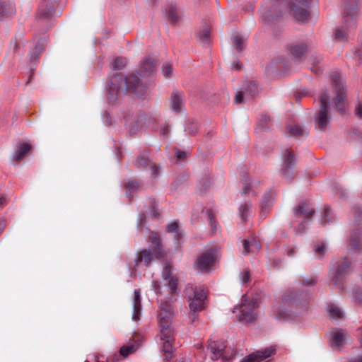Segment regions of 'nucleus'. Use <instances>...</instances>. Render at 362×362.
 I'll return each mask as SVG.
<instances>
[{
  "label": "nucleus",
  "mask_w": 362,
  "mask_h": 362,
  "mask_svg": "<svg viewBox=\"0 0 362 362\" xmlns=\"http://www.w3.org/2000/svg\"><path fill=\"white\" fill-rule=\"evenodd\" d=\"M313 0H273L269 10L264 12L262 18L266 23L272 24L283 11L288 9L289 13L298 21L305 22L310 19L309 8Z\"/></svg>",
  "instance_id": "obj_1"
},
{
  "label": "nucleus",
  "mask_w": 362,
  "mask_h": 362,
  "mask_svg": "<svg viewBox=\"0 0 362 362\" xmlns=\"http://www.w3.org/2000/svg\"><path fill=\"white\" fill-rule=\"evenodd\" d=\"M127 91L141 96L146 92V86L140 81L137 74L132 73L124 78L121 74H113L108 86L110 101L115 102L124 95Z\"/></svg>",
  "instance_id": "obj_2"
},
{
  "label": "nucleus",
  "mask_w": 362,
  "mask_h": 362,
  "mask_svg": "<svg viewBox=\"0 0 362 362\" xmlns=\"http://www.w3.org/2000/svg\"><path fill=\"white\" fill-rule=\"evenodd\" d=\"M184 293L192 312H199L205 308L207 291L204 287L187 285Z\"/></svg>",
  "instance_id": "obj_3"
},
{
  "label": "nucleus",
  "mask_w": 362,
  "mask_h": 362,
  "mask_svg": "<svg viewBox=\"0 0 362 362\" xmlns=\"http://www.w3.org/2000/svg\"><path fill=\"white\" fill-rule=\"evenodd\" d=\"M258 307L257 302L254 299H250L246 296L243 297L242 302L239 306L234 308L238 310L240 315L238 320L242 322H253L257 318V308Z\"/></svg>",
  "instance_id": "obj_4"
},
{
  "label": "nucleus",
  "mask_w": 362,
  "mask_h": 362,
  "mask_svg": "<svg viewBox=\"0 0 362 362\" xmlns=\"http://www.w3.org/2000/svg\"><path fill=\"white\" fill-rule=\"evenodd\" d=\"M331 80L332 81L334 88V93L336 95V98L334 100L335 107L341 115H344L346 112V88L342 83L339 74L336 72L333 73L331 75Z\"/></svg>",
  "instance_id": "obj_5"
},
{
  "label": "nucleus",
  "mask_w": 362,
  "mask_h": 362,
  "mask_svg": "<svg viewBox=\"0 0 362 362\" xmlns=\"http://www.w3.org/2000/svg\"><path fill=\"white\" fill-rule=\"evenodd\" d=\"M320 110L315 116V122L318 129H325L330 119V114L328 110L329 95L327 91L322 93L320 95Z\"/></svg>",
  "instance_id": "obj_6"
},
{
  "label": "nucleus",
  "mask_w": 362,
  "mask_h": 362,
  "mask_svg": "<svg viewBox=\"0 0 362 362\" xmlns=\"http://www.w3.org/2000/svg\"><path fill=\"white\" fill-rule=\"evenodd\" d=\"M352 271L351 262L348 257H342L336 262L334 269L332 272L331 283L340 285L341 282Z\"/></svg>",
  "instance_id": "obj_7"
},
{
  "label": "nucleus",
  "mask_w": 362,
  "mask_h": 362,
  "mask_svg": "<svg viewBox=\"0 0 362 362\" xmlns=\"http://www.w3.org/2000/svg\"><path fill=\"white\" fill-rule=\"evenodd\" d=\"M216 250L211 247L199 255L195 262V267L202 272H209L214 266L216 258Z\"/></svg>",
  "instance_id": "obj_8"
},
{
  "label": "nucleus",
  "mask_w": 362,
  "mask_h": 362,
  "mask_svg": "<svg viewBox=\"0 0 362 362\" xmlns=\"http://www.w3.org/2000/svg\"><path fill=\"white\" fill-rule=\"evenodd\" d=\"M171 306L167 302L162 303L160 305V311L158 313V322L160 331L163 335L170 333V330H174L171 327Z\"/></svg>",
  "instance_id": "obj_9"
},
{
  "label": "nucleus",
  "mask_w": 362,
  "mask_h": 362,
  "mask_svg": "<svg viewBox=\"0 0 362 362\" xmlns=\"http://www.w3.org/2000/svg\"><path fill=\"white\" fill-rule=\"evenodd\" d=\"M296 293L293 291H286L282 296L281 303L274 310V315L277 320H284L288 317V312L284 308V305H291L296 302Z\"/></svg>",
  "instance_id": "obj_10"
},
{
  "label": "nucleus",
  "mask_w": 362,
  "mask_h": 362,
  "mask_svg": "<svg viewBox=\"0 0 362 362\" xmlns=\"http://www.w3.org/2000/svg\"><path fill=\"white\" fill-rule=\"evenodd\" d=\"M207 349L211 353V358L217 360L221 358L223 360L228 361L231 359L233 356H228L226 354V345L223 341H209Z\"/></svg>",
  "instance_id": "obj_11"
},
{
  "label": "nucleus",
  "mask_w": 362,
  "mask_h": 362,
  "mask_svg": "<svg viewBox=\"0 0 362 362\" xmlns=\"http://www.w3.org/2000/svg\"><path fill=\"white\" fill-rule=\"evenodd\" d=\"M358 13L357 0H345L343 18L346 23L349 21H352L351 28H356L355 18Z\"/></svg>",
  "instance_id": "obj_12"
},
{
  "label": "nucleus",
  "mask_w": 362,
  "mask_h": 362,
  "mask_svg": "<svg viewBox=\"0 0 362 362\" xmlns=\"http://www.w3.org/2000/svg\"><path fill=\"white\" fill-rule=\"evenodd\" d=\"M59 0H42L38 8V15L45 18H49L56 14V8Z\"/></svg>",
  "instance_id": "obj_13"
},
{
  "label": "nucleus",
  "mask_w": 362,
  "mask_h": 362,
  "mask_svg": "<svg viewBox=\"0 0 362 362\" xmlns=\"http://www.w3.org/2000/svg\"><path fill=\"white\" fill-rule=\"evenodd\" d=\"M312 47V44L308 41L293 42L288 45V49L290 54L296 59H300Z\"/></svg>",
  "instance_id": "obj_14"
},
{
  "label": "nucleus",
  "mask_w": 362,
  "mask_h": 362,
  "mask_svg": "<svg viewBox=\"0 0 362 362\" xmlns=\"http://www.w3.org/2000/svg\"><path fill=\"white\" fill-rule=\"evenodd\" d=\"M276 352L273 346L265 348L262 350L257 351L245 357L240 362H259L272 356Z\"/></svg>",
  "instance_id": "obj_15"
},
{
  "label": "nucleus",
  "mask_w": 362,
  "mask_h": 362,
  "mask_svg": "<svg viewBox=\"0 0 362 362\" xmlns=\"http://www.w3.org/2000/svg\"><path fill=\"white\" fill-rule=\"evenodd\" d=\"M148 241L152 245V251L156 258H161L163 257V250L162 249V240L156 232L151 231L148 237Z\"/></svg>",
  "instance_id": "obj_16"
},
{
  "label": "nucleus",
  "mask_w": 362,
  "mask_h": 362,
  "mask_svg": "<svg viewBox=\"0 0 362 362\" xmlns=\"http://www.w3.org/2000/svg\"><path fill=\"white\" fill-rule=\"evenodd\" d=\"M315 214V209L308 201L300 203L295 209V214L304 218H310Z\"/></svg>",
  "instance_id": "obj_17"
},
{
  "label": "nucleus",
  "mask_w": 362,
  "mask_h": 362,
  "mask_svg": "<svg viewBox=\"0 0 362 362\" xmlns=\"http://www.w3.org/2000/svg\"><path fill=\"white\" fill-rule=\"evenodd\" d=\"M154 258L156 257L153 251L149 249H143L137 252L134 266L138 267L140 264L144 263L146 267H148Z\"/></svg>",
  "instance_id": "obj_18"
},
{
  "label": "nucleus",
  "mask_w": 362,
  "mask_h": 362,
  "mask_svg": "<svg viewBox=\"0 0 362 362\" xmlns=\"http://www.w3.org/2000/svg\"><path fill=\"white\" fill-rule=\"evenodd\" d=\"M156 61L151 57H148L141 62L140 71L141 76H150L153 73L156 67Z\"/></svg>",
  "instance_id": "obj_19"
},
{
  "label": "nucleus",
  "mask_w": 362,
  "mask_h": 362,
  "mask_svg": "<svg viewBox=\"0 0 362 362\" xmlns=\"http://www.w3.org/2000/svg\"><path fill=\"white\" fill-rule=\"evenodd\" d=\"M351 21L346 23L344 21V25L335 30L334 38L339 42L347 41L350 32L356 29L351 28Z\"/></svg>",
  "instance_id": "obj_20"
},
{
  "label": "nucleus",
  "mask_w": 362,
  "mask_h": 362,
  "mask_svg": "<svg viewBox=\"0 0 362 362\" xmlns=\"http://www.w3.org/2000/svg\"><path fill=\"white\" fill-rule=\"evenodd\" d=\"M160 337L163 341V350L164 353H173V344L175 341V332L174 330H170V333L163 335V332L160 331Z\"/></svg>",
  "instance_id": "obj_21"
},
{
  "label": "nucleus",
  "mask_w": 362,
  "mask_h": 362,
  "mask_svg": "<svg viewBox=\"0 0 362 362\" xmlns=\"http://www.w3.org/2000/svg\"><path fill=\"white\" fill-rule=\"evenodd\" d=\"M243 254L246 255L249 253H256L261 249V243L252 238L251 240H243Z\"/></svg>",
  "instance_id": "obj_22"
},
{
  "label": "nucleus",
  "mask_w": 362,
  "mask_h": 362,
  "mask_svg": "<svg viewBox=\"0 0 362 362\" xmlns=\"http://www.w3.org/2000/svg\"><path fill=\"white\" fill-rule=\"evenodd\" d=\"M136 165L139 168L151 170V176L156 177L159 173V166L151 161V160H137Z\"/></svg>",
  "instance_id": "obj_23"
},
{
  "label": "nucleus",
  "mask_w": 362,
  "mask_h": 362,
  "mask_svg": "<svg viewBox=\"0 0 362 362\" xmlns=\"http://www.w3.org/2000/svg\"><path fill=\"white\" fill-rule=\"evenodd\" d=\"M295 165V160H284L281 169L282 175L286 179H293Z\"/></svg>",
  "instance_id": "obj_24"
},
{
  "label": "nucleus",
  "mask_w": 362,
  "mask_h": 362,
  "mask_svg": "<svg viewBox=\"0 0 362 362\" xmlns=\"http://www.w3.org/2000/svg\"><path fill=\"white\" fill-rule=\"evenodd\" d=\"M16 12L15 5L10 0H0V18L7 17Z\"/></svg>",
  "instance_id": "obj_25"
},
{
  "label": "nucleus",
  "mask_w": 362,
  "mask_h": 362,
  "mask_svg": "<svg viewBox=\"0 0 362 362\" xmlns=\"http://www.w3.org/2000/svg\"><path fill=\"white\" fill-rule=\"evenodd\" d=\"M275 197L274 192L270 190L267 192L262 197L260 202L261 212L266 214L269 211Z\"/></svg>",
  "instance_id": "obj_26"
},
{
  "label": "nucleus",
  "mask_w": 362,
  "mask_h": 362,
  "mask_svg": "<svg viewBox=\"0 0 362 362\" xmlns=\"http://www.w3.org/2000/svg\"><path fill=\"white\" fill-rule=\"evenodd\" d=\"M195 211H201L202 213H205V214L209 220V223L210 225L211 230L212 233H216V231L218 230V223H216V221L215 220L214 215L212 210L211 209L204 210V209L202 206H197V209H195L194 210V212H195ZM194 216H195V214L193 213L192 216L194 217Z\"/></svg>",
  "instance_id": "obj_27"
},
{
  "label": "nucleus",
  "mask_w": 362,
  "mask_h": 362,
  "mask_svg": "<svg viewBox=\"0 0 362 362\" xmlns=\"http://www.w3.org/2000/svg\"><path fill=\"white\" fill-rule=\"evenodd\" d=\"M242 90L245 93V97L249 99L255 98L258 93L257 84L253 81H245Z\"/></svg>",
  "instance_id": "obj_28"
},
{
  "label": "nucleus",
  "mask_w": 362,
  "mask_h": 362,
  "mask_svg": "<svg viewBox=\"0 0 362 362\" xmlns=\"http://www.w3.org/2000/svg\"><path fill=\"white\" fill-rule=\"evenodd\" d=\"M184 100L182 93L177 90L173 91L171 96V107L173 111L178 112L181 110Z\"/></svg>",
  "instance_id": "obj_29"
},
{
  "label": "nucleus",
  "mask_w": 362,
  "mask_h": 362,
  "mask_svg": "<svg viewBox=\"0 0 362 362\" xmlns=\"http://www.w3.org/2000/svg\"><path fill=\"white\" fill-rule=\"evenodd\" d=\"M141 310V296L140 292L139 290L134 291V298L133 301V314L132 319L135 321L139 320V316Z\"/></svg>",
  "instance_id": "obj_30"
},
{
  "label": "nucleus",
  "mask_w": 362,
  "mask_h": 362,
  "mask_svg": "<svg viewBox=\"0 0 362 362\" xmlns=\"http://www.w3.org/2000/svg\"><path fill=\"white\" fill-rule=\"evenodd\" d=\"M287 129L290 135L296 137L306 136L308 134L307 129L298 124L288 126Z\"/></svg>",
  "instance_id": "obj_31"
},
{
  "label": "nucleus",
  "mask_w": 362,
  "mask_h": 362,
  "mask_svg": "<svg viewBox=\"0 0 362 362\" xmlns=\"http://www.w3.org/2000/svg\"><path fill=\"white\" fill-rule=\"evenodd\" d=\"M349 246L354 250H360L362 249L361 233L358 230H356L351 234L349 239Z\"/></svg>",
  "instance_id": "obj_32"
},
{
  "label": "nucleus",
  "mask_w": 362,
  "mask_h": 362,
  "mask_svg": "<svg viewBox=\"0 0 362 362\" xmlns=\"http://www.w3.org/2000/svg\"><path fill=\"white\" fill-rule=\"evenodd\" d=\"M346 332L343 330L331 334L330 344L332 347L339 346L345 339Z\"/></svg>",
  "instance_id": "obj_33"
},
{
  "label": "nucleus",
  "mask_w": 362,
  "mask_h": 362,
  "mask_svg": "<svg viewBox=\"0 0 362 362\" xmlns=\"http://www.w3.org/2000/svg\"><path fill=\"white\" fill-rule=\"evenodd\" d=\"M166 231L175 234V239L180 240L182 236L180 232L179 223L177 221H173L166 226Z\"/></svg>",
  "instance_id": "obj_34"
},
{
  "label": "nucleus",
  "mask_w": 362,
  "mask_h": 362,
  "mask_svg": "<svg viewBox=\"0 0 362 362\" xmlns=\"http://www.w3.org/2000/svg\"><path fill=\"white\" fill-rule=\"evenodd\" d=\"M333 220L332 211L330 206H325L321 214L320 224L324 226Z\"/></svg>",
  "instance_id": "obj_35"
},
{
  "label": "nucleus",
  "mask_w": 362,
  "mask_h": 362,
  "mask_svg": "<svg viewBox=\"0 0 362 362\" xmlns=\"http://www.w3.org/2000/svg\"><path fill=\"white\" fill-rule=\"evenodd\" d=\"M232 40H233V47H235V49L237 51L240 52L244 49L245 45L246 38H245L244 37L240 36L238 34H235L233 35Z\"/></svg>",
  "instance_id": "obj_36"
},
{
  "label": "nucleus",
  "mask_w": 362,
  "mask_h": 362,
  "mask_svg": "<svg viewBox=\"0 0 362 362\" xmlns=\"http://www.w3.org/2000/svg\"><path fill=\"white\" fill-rule=\"evenodd\" d=\"M252 210V204L250 202H245L240 205L239 208V214L243 222H245L247 219V216L250 215Z\"/></svg>",
  "instance_id": "obj_37"
},
{
  "label": "nucleus",
  "mask_w": 362,
  "mask_h": 362,
  "mask_svg": "<svg viewBox=\"0 0 362 362\" xmlns=\"http://www.w3.org/2000/svg\"><path fill=\"white\" fill-rule=\"evenodd\" d=\"M31 150V146L27 143L19 144L15 158H22Z\"/></svg>",
  "instance_id": "obj_38"
},
{
  "label": "nucleus",
  "mask_w": 362,
  "mask_h": 362,
  "mask_svg": "<svg viewBox=\"0 0 362 362\" xmlns=\"http://www.w3.org/2000/svg\"><path fill=\"white\" fill-rule=\"evenodd\" d=\"M139 187V184L136 180H129L126 185L127 189V195L129 199H132V193L136 191Z\"/></svg>",
  "instance_id": "obj_39"
},
{
  "label": "nucleus",
  "mask_w": 362,
  "mask_h": 362,
  "mask_svg": "<svg viewBox=\"0 0 362 362\" xmlns=\"http://www.w3.org/2000/svg\"><path fill=\"white\" fill-rule=\"evenodd\" d=\"M211 35V30L209 26H205L199 33V39L202 42H207L209 40Z\"/></svg>",
  "instance_id": "obj_40"
},
{
  "label": "nucleus",
  "mask_w": 362,
  "mask_h": 362,
  "mask_svg": "<svg viewBox=\"0 0 362 362\" xmlns=\"http://www.w3.org/2000/svg\"><path fill=\"white\" fill-rule=\"evenodd\" d=\"M241 180H242V182H243V183L244 185L243 190H242V194H247L250 191H252V185H251L249 177L247 175V173H245L243 175V177L241 178Z\"/></svg>",
  "instance_id": "obj_41"
},
{
  "label": "nucleus",
  "mask_w": 362,
  "mask_h": 362,
  "mask_svg": "<svg viewBox=\"0 0 362 362\" xmlns=\"http://www.w3.org/2000/svg\"><path fill=\"white\" fill-rule=\"evenodd\" d=\"M329 316L333 319H340L343 317V313L339 308L332 305L329 310Z\"/></svg>",
  "instance_id": "obj_42"
},
{
  "label": "nucleus",
  "mask_w": 362,
  "mask_h": 362,
  "mask_svg": "<svg viewBox=\"0 0 362 362\" xmlns=\"http://www.w3.org/2000/svg\"><path fill=\"white\" fill-rule=\"evenodd\" d=\"M167 16L169 21L175 23L178 21L179 18L177 11L175 7L170 6L167 9Z\"/></svg>",
  "instance_id": "obj_43"
},
{
  "label": "nucleus",
  "mask_w": 362,
  "mask_h": 362,
  "mask_svg": "<svg viewBox=\"0 0 362 362\" xmlns=\"http://www.w3.org/2000/svg\"><path fill=\"white\" fill-rule=\"evenodd\" d=\"M173 66L169 63L163 64L162 66V73L164 77L170 78L173 75Z\"/></svg>",
  "instance_id": "obj_44"
},
{
  "label": "nucleus",
  "mask_w": 362,
  "mask_h": 362,
  "mask_svg": "<svg viewBox=\"0 0 362 362\" xmlns=\"http://www.w3.org/2000/svg\"><path fill=\"white\" fill-rule=\"evenodd\" d=\"M126 64V59L122 57H117L116 58L113 63L112 66L113 69L115 70H121L122 69Z\"/></svg>",
  "instance_id": "obj_45"
},
{
  "label": "nucleus",
  "mask_w": 362,
  "mask_h": 362,
  "mask_svg": "<svg viewBox=\"0 0 362 362\" xmlns=\"http://www.w3.org/2000/svg\"><path fill=\"white\" fill-rule=\"evenodd\" d=\"M211 182L208 178H203L202 180H200L198 185V189L200 193H204L206 192V189L209 188Z\"/></svg>",
  "instance_id": "obj_46"
},
{
  "label": "nucleus",
  "mask_w": 362,
  "mask_h": 362,
  "mask_svg": "<svg viewBox=\"0 0 362 362\" xmlns=\"http://www.w3.org/2000/svg\"><path fill=\"white\" fill-rule=\"evenodd\" d=\"M167 285L169 288L170 293H175L177 291V279L176 278H170L167 280Z\"/></svg>",
  "instance_id": "obj_47"
},
{
  "label": "nucleus",
  "mask_w": 362,
  "mask_h": 362,
  "mask_svg": "<svg viewBox=\"0 0 362 362\" xmlns=\"http://www.w3.org/2000/svg\"><path fill=\"white\" fill-rule=\"evenodd\" d=\"M134 351V346H123L120 348L119 353L124 357L128 356L130 354Z\"/></svg>",
  "instance_id": "obj_48"
},
{
  "label": "nucleus",
  "mask_w": 362,
  "mask_h": 362,
  "mask_svg": "<svg viewBox=\"0 0 362 362\" xmlns=\"http://www.w3.org/2000/svg\"><path fill=\"white\" fill-rule=\"evenodd\" d=\"M270 121V117L267 115H264L262 116L259 120V125L262 127V129H267L269 127Z\"/></svg>",
  "instance_id": "obj_49"
},
{
  "label": "nucleus",
  "mask_w": 362,
  "mask_h": 362,
  "mask_svg": "<svg viewBox=\"0 0 362 362\" xmlns=\"http://www.w3.org/2000/svg\"><path fill=\"white\" fill-rule=\"evenodd\" d=\"M317 283V278L312 276L308 279H303L300 280V284L305 286H313Z\"/></svg>",
  "instance_id": "obj_50"
},
{
  "label": "nucleus",
  "mask_w": 362,
  "mask_h": 362,
  "mask_svg": "<svg viewBox=\"0 0 362 362\" xmlns=\"http://www.w3.org/2000/svg\"><path fill=\"white\" fill-rule=\"evenodd\" d=\"M175 158L180 159V158H187V157H189L191 156V153L189 151H184L180 149H175Z\"/></svg>",
  "instance_id": "obj_51"
},
{
  "label": "nucleus",
  "mask_w": 362,
  "mask_h": 362,
  "mask_svg": "<svg viewBox=\"0 0 362 362\" xmlns=\"http://www.w3.org/2000/svg\"><path fill=\"white\" fill-rule=\"evenodd\" d=\"M162 275H163V279L166 281L170 279V278H172L171 277V267L170 265L166 264L164 267L163 272H162Z\"/></svg>",
  "instance_id": "obj_52"
},
{
  "label": "nucleus",
  "mask_w": 362,
  "mask_h": 362,
  "mask_svg": "<svg viewBox=\"0 0 362 362\" xmlns=\"http://www.w3.org/2000/svg\"><path fill=\"white\" fill-rule=\"evenodd\" d=\"M44 49H45L44 42L42 40L38 41L34 47V49L37 52V54L36 55V57H40L41 53L43 52Z\"/></svg>",
  "instance_id": "obj_53"
},
{
  "label": "nucleus",
  "mask_w": 362,
  "mask_h": 362,
  "mask_svg": "<svg viewBox=\"0 0 362 362\" xmlns=\"http://www.w3.org/2000/svg\"><path fill=\"white\" fill-rule=\"evenodd\" d=\"M146 224V215L144 212H141L139 214V218H138V228H142L145 226Z\"/></svg>",
  "instance_id": "obj_54"
},
{
  "label": "nucleus",
  "mask_w": 362,
  "mask_h": 362,
  "mask_svg": "<svg viewBox=\"0 0 362 362\" xmlns=\"http://www.w3.org/2000/svg\"><path fill=\"white\" fill-rule=\"evenodd\" d=\"M315 251L316 254H317L319 256L322 257L325 255L326 251V247L324 244H321L320 245H316Z\"/></svg>",
  "instance_id": "obj_55"
},
{
  "label": "nucleus",
  "mask_w": 362,
  "mask_h": 362,
  "mask_svg": "<svg viewBox=\"0 0 362 362\" xmlns=\"http://www.w3.org/2000/svg\"><path fill=\"white\" fill-rule=\"evenodd\" d=\"M245 96V93L242 90L241 91H238L235 96V103L238 104L241 103L243 101V97Z\"/></svg>",
  "instance_id": "obj_56"
},
{
  "label": "nucleus",
  "mask_w": 362,
  "mask_h": 362,
  "mask_svg": "<svg viewBox=\"0 0 362 362\" xmlns=\"http://www.w3.org/2000/svg\"><path fill=\"white\" fill-rule=\"evenodd\" d=\"M250 279V272L247 270H245L241 276V281L243 283H247Z\"/></svg>",
  "instance_id": "obj_57"
},
{
  "label": "nucleus",
  "mask_w": 362,
  "mask_h": 362,
  "mask_svg": "<svg viewBox=\"0 0 362 362\" xmlns=\"http://www.w3.org/2000/svg\"><path fill=\"white\" fill-rule=\"evenodd\" d=\"M151 156H153L151 151L148 149H145L141 153L138 158H149Z\"/></svg>",
  "instance_id": "obj_58"
},
{
  "label": "nucleus",
  "mask_w": 362,
  "mask_h": 362,
  "mask_svg": "<svg viewBox=\"0 0 362 362\" xmlns=\"http://www.w3.org/2000/svg\"><path fill=\"white\" fill-rule=\"evenodd\" d=\"M356 115L359 117L362 118V102H359L356 107Z\"/></svg>",
  "instance_id": "obj_59"
},
{
  "label": "nucleus",
  "mask_w": 362,
  "mask_h": 362,
  "mask_svg": "<svg viewBox=\"0 0 362 362\" xmlns=\"http://www.w3.org/2000/svg\"><path fill=\"white\" fill-rule=\"evenodd\" d=\"M150 203L152 206V210H153V215L156 217L159 215V213L158 212V209H156V202L154 199H150Z\"/></svg>",
  "instance_id": "obj_60"
},
{
  "label": "nucleus",
  "mask_w": 362,
  "mask_h": 362,
  "mask_svg": "<svg viewBox=\"0 0 362 362\" xmlns=\"http://www.w3.org/2000/svg\"><path fill=\"white\" fill-rule=\"evenodd\" d=\"M354 300L359 303L362 302V294L359 290L356 291L354 296Z\"/></svg>",
  "instance_id": "obj_61"
},
{
  "label": "nucleus",
  "mask_w": 362,
  "mask_h": 362,
  "mask_svg": "<svg viewBox=\"0 0 362 362\" xmlns=\"http://www.w3.org/2000/svg\"><path fill=\"white\" fill-rule=\"evenodd\" d=\"M295 156H296V155L294 154V153L293 151L287 150L284 153V158H288V159L294 158Z\"/></svg>",
  "instance_id": "obj_62"
},
{
  "label": "nucleus",
  "mask_w": 362,
  "mask_h": 362,
  "mask_svg": "<svg viewBox=\"0 0 362 362\" xmlns=\"http://www.w3.org/2000/svg\"><path fill=\"white\" fill-rule=\"evenodd\" d=\"M37 52L33 49L32 52L30 53V60L32 62H34L39 57H36Z\"/></svg>",
  "instance_id": "obj_63"
},
{
  "label": "nucleus",
  "mask_w": 362,
  "mask_h": 362,
  "mask_svg": "<svg viewBox=\"0 0 362 362\" xmlns=\"http://www.w3.org/2000/svg\"><path fill=\"white\" fill-rule=\"evenodd\" d=\"M355 216L356 217L362 216V208L361 207H357L355 209Z\"/></svg>",
  "instance_id": "obj_64"
}]
</instances>
